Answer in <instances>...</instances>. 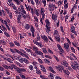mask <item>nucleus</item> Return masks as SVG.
<instances>
[{"mask_svg": "<svg viewBox=\"0 0 79 79\" xmlns=\"http://www.w3.org/2000/svg\"><path fill=\"white\" fill-rule=\"evenodd\" d=\"M56 69H57L58 71H62V70H63V71L64 72V73L66 74L67 75H69V72L67 70H64V68L63 67V66H58V67L57 66H56Z\"/></svg>", "mask_w": 79, "mask_h": 79, "instance_id": "f257e3e1", "label": "nucleus"}, {"mask_svg": "<svg viewBox=\"0 0 79 79\" xmlns=\"http://www.w3.org/2000/svg\"><path fill=\"white\" fill-rule=\"evenodd\" d=\"M45 23L46 27V31L48 34H49L50 33L49 32L50 31V22L48 19H46L45 20Z\"/></svg>", "mask_w": 79, "mask_h": 79, "instance_id": "f03ea898", "label": "nucleus"}, {"mask_svg": "<svg viewBox=\"0 0 79 79\" xmlns=\"http://www.w3.org/2000/svg\"><path fill=\"white\" fill-rule=\"evenodd\" d=\"M74 65H71L73 69H75L76 70V71H77V70H79V64H78V63L76 61H75L73 62Z\"/></svg>", "mask_w": 79, "mask_h": 79, "instance_id": "7ed1b4c3", "label": "nucleus"}, {"mask_svg": "<svg viewBox=\"0 0 79 79\" xmlns=\"http://www.w3.org/2000/svg\"><path fill=\"white\" fill-rule=\"evenodd\" d=\"M33 50L34 51H35V53L38 54V55H41V56H44V54H43V53L41 51H38V49H37V47H36L35 46H33Z\"/></svg>", "mask_w": 79, "mask_h": 79, "instance_id": "20e7f679", "label": "nucleus"}, {"mask_svg": "<svg viewBox=\"0 0 79 79\" xmlns=\"http://www.w3.org/2000/svg\"><path fill=\"white\" fill-rule=\"evenodd\" d=\"M30 31L31 32V35L33 37H35V34H34V32H35V28L33 25H30Z\"/></svg>", "mask_w": 79, "mask_h": 79, "instance_id": "39448f33", "label": "nucleus"}, {"mask_svg": "<svg viewBox=\"0 0 79 79\" xmlns=\"http://www.w3.org/2000/svg\"><path fill=\"white\" fill-rule=\"evenodd\" d=\"M57 47H58L59 50L60 51V55L61 56H63V53H64V50L62 48H61V46H60V44H57Z\"/></svg>", "mask_w": 79, "mask_h": 79, "instance_id": "423d86ee", "label": "nucleus"}, {"mask_svg": "<svg viewBox=\"0 0 79 79\" xmlns=\"http://www.w3.org/2000/svg\"><path fill=\"white\" fill-rule=\"evenodd\" d=\"M17 71L19 73H20V74H22V72H25L26 71V69H24V68H18L16 69Z\"/></svg>", "mask_w": 79, "mask_h": 79, "instance_id": "0eeeda50", "label": "nucleus"}, {"mask_svg": "<svg viewBox=\"0 0 79 79\" xmlns=\"http://www.w3.org/2000/svg\"><path fill=\"white\" fill-rule=\"evenodd\" d=\"M10 51L13 53H16V52L17 53H19L20 55L21 53V52L19 51V50H18L16 49H14V50L13 49H10Z\"/></svg>", "mask_w": 79, "mask_h": 79, "instance_id": "6e6552de", "label": "nucleus"}, {"mask_svg": "<svg viewBox=\"0 0 79 79\" xmlns=\"http://www.w3.org/2000/svg\"><path fill=\"white\" fill-rule=\"evenodd\" d=\"M33 42L34 44L39 46L40 47H44V45L41 44V43H39V42H37L35 40H33Z\"/></svg>", "mask_w": 79, "mask_h": 79, "instance_id": "1a4fd4ad", "label": "nucleus"}, {"mask_svg": "<svg viewBox=\"0 0 79 79\" xmlns=\"http://www.w3.org/2000/svg\"><path fill=\"white\" fill-rule=\"evenodd\" d=\"M64 48L66 49V50H68L69 48V44L65 43L64 44Z\"/></svg>", "mask_w": 79, "mask_h": 79, "instance_id": "9d476101", "label": "nucleus"}, {"mask_svg": "<svg viewBox=\"0 0 79 79\" xmlns=\"http://www.w3.org/2000/svg\"><path fill=\"white\" fill-rule=\"evenodd\" d=\"M41 37L45 42H48V40L47 37L45 35H44V36L41 35Z\"/></svg>", "mask_w": 79, "mask_h": 79, "instance_id": "9b49d317", "label": "nucleus"}, {"mask_svg": "<svg viewBox=\"0 0 79 79\" xmlns=\"http://www.w3.org/2000/svg\"><path fill=\"white\" fill-rule=\"evenodd\" d=\"M61 64L64 65V66L66 67H68L69 66L68 64L65 61H63L61 62Z\"/></svg>", "mask_w": 79, "mask_h": 79, "instance_id": "f8f14e48", "label": "nucleus"}, {"mask_svg": "<svg viewBox=\"0 0 79 79\" xmlns=\"http://www.w3.org/2000/svg\"><path fill=\"white\" fill-rule=\"evenodd\" d=\"M52 18L53 20H54V21H56L57 20V16L56 15H54L53 14L52 15Z\"/></svg>", "mask_w": 79, "mask_h": 79, "instance_id": "ddd939ff", "label": "nucleus"}, {"mask_svg": "<svg viewBox=\"0 0 79 79\" xmlns=\"http://www.w3.org/2000/svg\"><path fill=\"white\" fill-rule=\"evenodd\" d=\"M70 31L72 33H74L75 32H76V28H75V27L72 26L71 28Z\"/></svg>", "mask_w": 79, "mask_h": 79, "instance_id": "4468645a", "label": "nucleus"}, {"mask_svg": "<svg viewBox=\"0 0 79 79\" xmlns=\"http://www.w3.org/2000/svg\"><path fill=\"white\" fill-rule=\"evenodd\" d=\"M56 40L57 41H58L59 42H60L61 41V40L60 38V35H57V36L55 37Z\"/></svg>", "mask_w": 79, "mask_h": 79, "instance_id": "2eb2a0df", "label": "nucleus"}, {"mask_svg": "<svg viewBox=\"0 0 79 79\" xmlns=\"http://www.w3.org/2000/svg\"><path fill=\"white\" fill-rule=\"evenodd\" d=\"M33 64H34V68L35 69H37V62L34 61L33 63Z\"/></svg>", "mask_w": 79, "mask_h": 79, "instance_id": "dca6fc26", "label": "nucleus"}, {"mask_svg": "<svg viewBox=\"0 0 79 79\" xmlns=\"http://www.w3.org/2000/svg\"><path fill=\"white\" fill-rule=\"evenodd\" d=\"M18 17L17 18V21L19 23H21V15H19Z\"/></svg>", "mask_w": 79, "mask_h": 79, "instance_id": "f3484780", "label": "nucleus"}, {"mask_svg": "<svg viewBox=\"0 0 79 79\" xmlns=\"http://www.w3.org/2000/svg\"><path fill=\"white\" fill-rule=\"evenodd\" d=\"M2 44V45H6V43L5 41L3 40H1V42L0 41V44Z\"/></svg>", "mask_w": 79, "mask_h": 79, "instance_id": "a211bd4d", "label": "nucleus"}, {"mask_svg": "<svg viewBox=\"0 0 79 79\" xmlns=\"http://www.w3.org/2000/svg\"><path fill=\"white\" fill-rule=\"evenodd\" d=\"M25 29L27 30H28L30 29V25L29 24H26Z\"/></svg>", "mask_w": 79, "mask_h": 79, "instance_id": "6ab92c4d", "label": "nucleus"}, {"mask_svg": "<svg viewBox=\"0 0 79 79\" xmlns=\"http://www.w3.org/2000/svg\"><path fill=\"white\" fill-rule=\"evenodd\" d=\"M50 70L51 72H52V73H56V72H55V70H53V69L52 67H50Z\"/></svg>", "mask_w": 79, "mask_h": 79, "instance_id": "aec40b11", "label": "nucleus"}, {"mask_svg": "<svg viewBox=\"0 0 79 79\" xmlns=\"http://www.w3.org/2000/svg\"><path fill=\"white\" fill-rule=\"evenodd\" d=\"M23 17H24V18H27V19H31V17L29 15H24L23 16Z\"/></svg>", "mask_w": 79, "mask_h": 79, "instance_id": "412c9836", "label": "nucleus"}, {"mask_svg": "<svg viewBox=\"0 0 79 79\" xmlns=\"http://www.w3.org/2000/svg\"><path fill=\"white\" fill-rule=\"evenodd\" d=\"M35 2L36 3V5L38 6L40 4V2L38 0H35Z\"/></svg>", "mask_w": 79, "mask_h": 79, "instance_id": "4be33fe9", "label": "nucleus"}, {"mask_svg": "<svg viewBox=\"0 0 79 79\" xmlns=\"http://www.w3.org/2000/svg\"><path fill=\"white\" fill-rule=\"evenodd\" d=\"M2 66L3 67V68H5V69H8L9 67H10L9 66H7L6 65H5V64H3L2 65Z\"/></svg>", "mask_w": 79, "mask_h": 79, "instance_id": "5701e85b", "label": "nucleus"}, {"mask_svg": "<svg viewBox=\"0 0 79 79\" xmlns=\"http://www.w3.org/2000/svg\"><path fill=\"white\" fill-rule=\"evenodd\" d=\"M24 62L26 64H28L29 63V60H27V59L24 58Z\"/></svg>", "mask_w": 79, "mask_h": 79, "instance_id": "b1692460", "label": "nucleus"}, {"mask_svg": "<svg viewBox=\"0 0 79 79\" xmlns=\"http://www.w3.org/2000/svg\"><path fill=\"white\" fill-rule=\"evenodd\" d=\"M41 14H42V13H44L45 12V10L43 8H41V10L40 11Z\"/></svg>", "mask_w": 79, "mask_h": 79, "instance_id": "393cba45", "label": "nucleus"}, {"mask_svg": "<svg viewBox=\"0 0 79 79\" xmlns=\"http://www.w3.org/2000/svg\"><path fill=\"white\" fill-rule=\"evenodd\" d=\"M36 73L37 74H39V75H40L41 74V72L39 70H36Z\"/></svg>", "mask_w": 79, "mask_h": 79, "instance_id": "a878e982", "label": "nucleus"}, {"mask_svg": "<svg viewBox=\"0 0 79 79\" xmlns=\"http://www.w3.org/2000/svg\"><path fill=\"white\" fill-rule=\"evenodd\" d=\"M68 5H69V3H67L66 4H64V8L65 9H67L68 8Z\"/></svg>", "mask_w": 79, "mask_h": 79, "instance_id": "bb28decb", "label": "nucleus"}, {"mask_svg": "<svg viewBox=\"0 0 79 79\" xmlns=\"http://www.w3.org/2000/svg\"><path fill=\"white\" fill-rule=\"evenodd\" d=\"M44 61L46 63H49L50 62V60H49L47 59H44Z\"/></svg>", "mask_w": 79, "mask_h": 79, "instance_id": "cd10ccee", "label": "nucleus"}, {"mask_svg": "<svg viewBox=\"0 0 79 79\" xmlns=\"http://www.w3.org/2000/svg\"><path fill=\"white\" fill-rule=\"evenodd\" d=\"M43 52L45 54H46V53H47V50L45 48H43Z\"/></svg>", "mask_w": 79, "mask_h": 79, "instance_id": "c85d7f7f", "label": "nucleus"}, {"mask_svg": "<svg viewBox=\"0 0 79 79\" xmlns=\"http://www.w3.org/2000/svg\"><path fill=\"white\" fill-rule=\"evenodd\" d=\"M14 43L17 46H20V44L17 41H14Z\"/></svg>", "mask_w": 79, "mask_h": 79, "instance_id": "c756f323", "label": "nucleus"}, {"mask_svg": "<svg viewBox=\"0 0 79 79\" xmlns=\"http://www.w3.org/2000/svg\"><path fill=\"white\" fill-rule=\"evenodd\" d=\"M67 57L68 58H69V59H70V60H74V58H73V57H72L70 56H67Z\"/></svg>", "mask_w": 79, "mask_h": 79, "instance_id": "7c9ffc66", "label": "nucleus"}, {"mask_svg": "<svg viewBox=\"0 0 79 79\" xmlns=\"http://www.w3.org/2000/svg\"><path fill=\"white\" fill-rule=\"evenodd\" d=\"M14 1H15V2H16V3L18 5H19V2H20L19 0L18 1V0H14Z\"/></svg>", "mask_w": 79, "mask_h": 79, "instance_id": "2f4dec72", "label": "nucleus"}, {"mask_svg": "<svg viewBox=\"0 0 79 79\" xmlns=\"http://www.w3.org/2000/svg\"><path fill=\"white\" fill-rule=\"evenodd\" d=\"M12 29L14 33L15 34L16 32V29L14 27H12Z\"/></svg>", "mask_w": 79, "mask_h": 79, "instance_id": "473e14b6", "label": "nucleus"}, {"mask_svg": "<svg viewBox=\"0 0 79 79\" xmlns=\"http://www.w3.org/2000/svg\"><path fill=\"white\" fill-rule=\"evenodd\" d=\"M9 44L10 47H14V46H15V44L13 43L10 42L9 43Z\"/></svg>", "mask_w": 79, "mask_h": 79, "instance_id": "72a5a7b5", "label": "nucleus"}, {"mask_svg": "<svg viewBox=\"0 0 79 79\" xmlns=\"http://www.w3.org/2000/svg\"><path fill=\"white\" fill-rule=\"evenodd\" d=\"M27 54H24L23 53V52H21V53H20V55H22V56H25V57H26V56H27V55H26Z\"/></svg>", "mask_w": 79, "mask_h": 79, "instance_id": "f704fd0d", "label": "nucleus"}, {"mask_svg": "<svg viewBox=\"0 0 79 79\" xmlns=\"http://www.w3.org/2000/svg\"><path fill=\"white\" fill-rule=\"evenodd\" d=\"M29 69L31 71H32L33 70L34 68L33 67V66L32 65H31L29 66Z\"/></svg>", "mask_w": 79, "mask_h": 79, "instance_id": "c9c22d12", "label": "nucleus"}, {"mask_svg": "<svg viewBox=\"0 0 79 79\" xmlns=\"http://www.w3.org/2000/svg\"><path fill=\"white\" fill-rule=\"evenodd\" d=\"M58 31H57L56 30L54 32V34L55 35H56L58 34Z\"/></svg>", "mask_w": 79, "mask_h": 79, "instance_id": "e433bc0d", "label": "nucleus"}, {"mask_svg": "<svg viewBox=\"0 0 79 79\" xmlns=\"http://www.w3.org/2000/svg\"><path fill=\"white\" fill-rule=\"evenodd\" d=\"M12 66L13 68H14V69H17L18 68V67H17L14 64L12 65Z\"/></svg>", "mask_w": 79, "mask_h": 79, "instance_id": "4c0bfd02", "label": "nucleus"}, {"mask_svg": "<svg viewBox=\"0 0 79 79\" xmlns=\"http://www.w3.org/2000/svg\"><path fill=\"white\" fill-rule=\"evenodd\" d=\"M9 17L10 19H12L13 18V14L11 12L9 14Z\"/></svg>", "mask_w": 79, "mask_h": 79, "instance_id": "58836bf2", "label": "nucleus"}, {"mask_svg": "<svg viewBox=\"0 0 79 79\" xmlns=\"http://www.w3.org/2000/svg\"><path fill=\"white\" fill-rule=\"evenodd\" d=\"M0 56L2 58H3L5 60H6V58L5 57V56L4 55H0Z\"/></svg>", "mask_w": 79, "mask_h": 79, "instance_id": "ea45409f", "label": "nucleus"}, {"mask_svg": "<svg viewBox=\"0 0 79 79\" xmlns=\"http://www.w3.org/2000/svg\"><path fill=\"white\" fill-rule=\"evenodd\" d=\"M4 34L6 35V37H10V35L8 34V33H7L6 32H5Z\"/></svg>", "mask_w": 79, "mask_h": 79, "instance_id": "a19ab883", "label": "nucleus"}, {"mask_svg": "<svg viewBox=\"0 0 79 79\" xmlns=\"http://www.w3.org/2000/svg\"><path fill=\"white\" fill-rule=\"evenodd\" d=\"M19 61L22 63H23L24 62V58H22L19 59Z\"/></svg>", "mask_w": 79, "mask_h": 79, "instance_id": "79ce46f5", "label": "nucleus"}, {"mask_svg": "<svg viewBox=\"0 0 79 79\" xmlns=\"http://www.w3.org/2000/svg\"><path fill=\"white\" fill-rule=\"evenodd\" d=\"M66 39L68 43L69 44V45H71V43L70 40H69V39L67 38H66Z\"/></svg>", "mask_w": 79, "mask_h": 79, "instance_id": "37998d69", "label": "nucleus"}, {"mask_svg": "<svg viewBox=\"0 0 79 79\" xmlns=\"http://www.w3.org/2000/svg\"><path fill=\"white\" fill-rule=\"evenodd\" d=\"M31 11L32 15H34V9H33V8L31 9Z\"/></svg>", "mask_w": 79, "mask_h": 79, "instance_id": "c03bdc74", "label": "nucleus"}, {"mask_svg": "<svg viewBox=\"0 0 79 79\" xmlns=\"http://www.w3.org/2000/svg\"><path fill=\"white\" fill-rule=\"evenodd\" d=\"M4 70H5V69H4L3 67H2V66L0 65V71H4Z\"/></svg>", "mask_w": 79, "mask_h": 79, "instance_id": "a18cd8bd", "label": "nucleus"}, {"mask_svg": "<svg viewBox=\"0 0 79 79\" xmlns=\"http://www.w3.org/2000/svg\"><path fill=\"white\" fill-rule=\"evenodd\" d=\"M20 8H21V9L22 10H24V7L23 6V5H20Z\"/></svg>", "mask_w": 79, "mask_h": 79, "instance_id": "49530a36", "label": "nucleus"}, {"mask_svg": "<svg viewBox=\"0 0 79 79\" xmlns=\"http://www.w3.org/2000/svg\"><path fill=\"white\" fill-rule=\"evenodd\" d=\"M30 2L31 5H35V3L34 2V1H33V0H30Z\"/></svg>", "mask_w": 79, "mask_h": 79, "instance_id": "de8ad7c7", "label": "nucleus"}, {"mask_svg": "<svg viewBox=\"0 0 79 79\" xmlns=\"http://www.w3.org/2000/svg\"><path fill=\"white\" fill-rule=\"evenodd\" d=\"M20 76L23 79H25V76L23 75H20Z\"/></svg>", "mask_w": 79, "mask_h": 79, "instance_id": "09e8293b", "label": "nucleus"}, {"mask_svg": "<svg viewBox=\"0 0 79 79\" xmlns=\"http://www.w3.org/2000/svg\"><path fill=\"white\" fill-rule=\"evenodd\" d=\"M19 35H20V39L22 40V39H24V37L21 34H19Z\"/></svg>", "mask_w": 79, "mask_h": 79, "instance_id": "8fccbe9b", "label": "nucleus"}, {"mask_svg": "<svg viewBox=\"0 0 79 79\" xmlns=\"http://www.w3.org/2000/svg\"><path fill=\"white\" fill-rule=\"evenodd\" d=\"M42 15V18L43 19H44L45 18V14L44 13L41 14Z\"/></svg>", "mask_w": 79, "mask_h": 79, "instance_id": "3c124183", "label": "nucleus"}, {"mask_svg": "<svg viewBox=\"0 0 79 79\" xmlns=\"http://www.w3.org/2000/svg\"><path fill=\"white\" fill-rule=\"evenodd\" d=\"M53 6H55V5H53V4H50V8H52Z\"/></svg>", "mask_w": 79, "mask_h": 79, "instance_id": "603ef678", "label": "nucleus"}, {"mask_svg": "<svg viewBox=\"0 0 79 79\" xmlns=\"http://www.w3.org/2000/svg\"><path fill=\"white\" fill-rule=\"evenodd\" d=\"M43 3L44 4V6H46V0H44V1H43Z\"/></svg>", "mask_w": 79, "mask_h": 79, "instance_id": "864d4df0", "label": "nucleus"}, {"mask_svg": "<svg viewBox=\"0 0 79 79\" xmlns=\"http://www.w3.org/2000/svg\"><path fill=\"white\" fill-rule=\"evenodd\" d=\"M4 22L5 25V26H6V27L8 25V23H7V22H6V20H4Z\"/></svg>", "mask_w": 79, "mask_h": 79, "instance_id": "5fc2aeb1", "label": "nucleus"}, {"mask_svg": "<svg viewBox=\"0 0 79 79\" xmlns=\"http://www.w3.org/2000/svg\"><path fill=\"white\" fill-rule=\"evenodd\" d=\"M6 73L7 74V75H8L9 76H10V73L7 71V70H6Z\"/></svg>", "mask_w": 79, "mask_h": 79, "instance_id": "6e6d98bb", "label": "nucleus"}, {"mask_svg": "<svg viewBox=\"0 0 79 79\" xmlns=\"http://www.w3.org/2000/svg\"><path fill=\"white\" fill-rule=\"evenodd\" d=\"M34 19L35 21H36V22H39V21H38V19L37 18V17H34Z\"/></svg>", "mask_w": 79, "mask_h": 79, "instance_id": "4d7b16f0", "label": "nucleus"}, {"mask_svg": "<svg viewBox=\"0 0 79 79\" xmlns=\"http://www.w3.org/2000/svg\"><path fill=\"white\" fill-rule=\"evenodd\" d=\"M17 66H19V67H22V66H23V65L19 63H17Z\"/></svg>", "mask_w": 79, "mask_h": 79, "instance_id": "13d9d810", "label": "nucleus"}, {"mask_svg": "<svg viewBox=\"0 0 79 79\" xmlns=\"http://www.w3.org/2000/svg\"><path fill=\"white\" fill-rule=\"evenodd\" d=\"M31 55L32 56H36V55H35V54L34 52H31Z\"/></svg>", "mask_w": 79, "mask_h": 79, "instance_id": "bf43d9fd", "label": "nucleus"}, {"mask_svg": "<svg viewBox=\"0 0 79 79\" xmlns=\"http://www.w3.org/2000/svg\"><path fill=\"white\" fill-rule=\"evenodd\" d=\"M71 49L72 52H73V53L75 52V50L74 49V48L73 47H71Z\"/></svg>", "mask_w": 79, "mask_h": 79, "instance_id": "052dcab7", "label": "nucleus"}, {"mask_svg": "<svg viewBox=\"0 0 79 79\" xmlns=\"http://www.w3.org/2000/svg\"><path fill=\"white\" fill-rule=\"evenodd\" d=\"M26 51H27V52H29L30 53H31L32 52V51H31V50H30V49H27L26 50Z\"/></svg>", "mask_w": 79, "mask_h": 79, "instance_id": "680f3d73", "label": "nucleus"}, {"mask_svg": "<svg viewBox=\"0 0 79 79\" xmlns=\"http://www.w3.org/2000/svg\"><path fill=\"white\" fill-rule=\"evenodd\" d=\"M22 13H23V14H24V15H26V11H25V10H24V9L23 10H22Z\"/></svg>", "mask_w": 79, "mask_h": 79, "instance_id": "e2e57ef3", "label": "nucleus"}, {"mask_svg": "<svg viewBox=\"0 0 79 79\" xmlns=\"http://www.w3.org/2000/svg\"><path fill=\"white\" fill-rule=\"evenodd\" d=\"M60 28L61 31L62 32H64V30H63V26H61Z\"/></svg>", "mask_w": 79, "mask_h": 79, "instance_id": "0e129e2a", "label": "nucleus"}, {"mask_svg": "<svg viewBox=\"0 0 79 79\" xmlns=\"http://www.w3.org/2000/svg\"><path fill=\"white\" fill-rule=\"evenodd\" d=\"M38 61L40 63H42V60L40 58L38 59Z\"/></svg>", "mask_w": 79, "mask_h": 79, "instance_id": "69168bd1", "label": "nucleus"}, {"mask_svg": "<svg viewBox=\"0 0 79 79\" xmlns=\"http://www.w3.org/2000/svg\"><path fill=\"white\" fill-rule=\"evenodd\" d=\"M37 40H40V36L39 35L37 34Z\"/></svg>", "mask_w": 79, "mask_h": 79, "instance_id": "338daca9", "label": "nucleus"}, {"mask_svg": "<svg viewBox=\"0 0 79 79\" xmlns=\"http://www.w3.org/2000/svg\"><path fill=\"white\" fill-rule=\"evenodd\" d=\"M56 79H62L61 78H60L58 76H57L56 77Z\"/></svg>", "mask_w": 79, "mask_h": 79, "instance_id": "774afa93", "label": "nucleus"}]
</instances>
